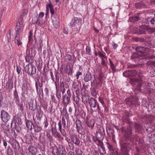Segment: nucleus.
I'll return each instance as SVG.
<instances>
[{"mask_svg": "<svg viewBox=\"0 0 155 155\" xmlns=\"http://www.w3.org/2000/svg\"><path fill=\"white\" fill-rule=\"evenodd\" d=\"M78 86H79L78 85L75 84H73V88L75 89H76V94H77L78 92V93H79V90Z\"/></svg>", "mask_w": 155, "mask_h": 155, "instance_id": "obj_62", "label": "nucleus"}, {"mask_svg": "<svg viewBox=\"0 0 155 155\" xmlns=\"http://www.w3.org/2000/svg\"><path fill=\"white\" fill-rule=\"evenodd\" d=\"M43 114V112L42 110L41 107V106H39L38 109L37 110L36 117L38 120H40Z\"/></svg>", "mask_w": 155, "mask_h": 155, "instance_id": "obj_20", "label": "nucleus"}, {"mask_svg": "<svg viewBox=\"0 0 155 155\" xmlns=\"http://www.w3.org/2000/svg\"><path fill=\"white\" fill-rule=\"evenodd\" d=\"M146 117L147 118V120L149 121H151L153 118V115H147Z\"/></svg>", "mask_w": 155, "mask_h": 155, "instance_id": "obj_61", "label": "nucleus"}, {"mask_svg": "<svg viewBox=\"0 0 155 155\" xmlns=\"http://www.w3.org/2000/svg\"><path fill=\"white\" fill-rule=\"evenodd\" d=\"M72 59V57L71 55L68 54H67L65 56V60L68 61H71Z\"/></svg>", "mask_w": 155, "mask_h": 155, "instance_id": "obj_60", "label": "nucleus"}, {"mask_svg": "<svg viewBox=\"0 0 155 155\" xmlns=\"http://www.w3.org/2000/svg\"><path fill=\"white\" fill-rule=\"evenodd\" d=\"M91 93L92 96L94 97H97V95L98 91H97V89L94 87L91 89Z\"/></svg>", "mask_w": 155, "mask_h": 155, "instance_id": "obj_40", "label": "nucleus"}, {"mask_svg": "<svg viewBox=\"0 0 155 155\" xmlns=\"http://www.w3.org/2000/svg\"><path fill=\"white\" fill-rule=\"evenodd\" d=\"M25 71L28 74H33L36 72V68H25Z\"/></svg>", "mask_w": 155, "mask_h": 155, "instance_id": "obj_33", "label": "nucleus"}, {"mask_svg": "<svg viewBox=\"0 0 155 155\" xmlns=\"http://www.w3.org/2000/svg\"><path fill=\"white\" fill-rule=\"evenodd\" d=\"M55 124L54 126L52 127L51 131L52 135L54 137L59 139L61 140H64L63 137L57 131L56 127V123L54 122Z\"/></svg>", "mask_w": 155, "mask_h": 155, "instance_id": "obj_5", "label": "nucleus"}, {"mask_svg": "<svg viewBox=\"0 0 155 155\" xmlns=\"http://www.w3.org/2000/svg\"><path fill=\"white\" fill-rule=\"evenodd\" d=\"M146 48L143 47H137L136 50L141 56H143L146 55L145 52Z\"/></svg>", "mask_w": 155, "mask_h": 155, "instance_id": "obj_13", "label": "nucleus"}, {"mask_svg": "<svg viewBox=\"0 0 155 155\" xmlns=\"http://www.w3.org/2000/svg\"><path fill=\"white\" fill-rule=\"evenodd\" d=\"M91 49L90 48L87 46L86 48V53L89 55H91Z\"/></svg>", "mask_w": 155, "mask_h": 155, "instance_id": "obj_63", "label": "nucleus"}, {"mask_svg": "<svg viewBox=\"0 0 155 155\" xmlns=\"http://www.w3.org/2000/svg\"><path fill=\"white\" fill-rule=\"evenodd\" d=\"M26 125L28 129L31 130L32 129V125L33 123L29 120H26Z\"/></svg>", "mask_w": 155, "mask_h": 155, "instance_id": "obj_38", "label": "nucleus"}, {"mask_svg": "<svg viewBox=\"0 0 155 155\" xmlns=\"http://www.w3.org/2000/svg\"><path fill=\"white\" fill-rule=\"evenodd\" d=\"M25 105V103L24 101H21L20 102H19L18 106L20 107V110L23 111H24V108Z\"/></svg>", "mask_w": 155, "mask_h": 155, "instance_id": "obj_50", "label": "nucleus"}, {"mask_svg": "<svg viewBox=\"0 0 155 155\" xmlns=\"http://www.w3.org/2000/svg\"><path fill=\"white\" fill-rule=\"evenodd\" d=\"M15 128L17 132L18 133H20L21 130V127L19 126H17L16 124L15 125Z\"/></svg>", "mask_w": 155, "mask_h": 155, "instance_id": "obj_58", "label": "nucleus"}, {"mask_svg": "<svg viewBox=\"0 0 155 155\" xmlns=\"http://www.w3.org/2000/svg\"><path fill=\"white\" fill-rule=\"evenodd\" d=\"M11 39V34L10 32L8 34H7L5 37V40H4L5 42L8 43L9 42Z\"/></svg>", "mask_w": 155, "mask_h": 155, "instance_id": "obj_46", "label": "nucleus"}, {"mask_svg": "<svg viewBox=\"0 0 155 155\" xmlns=\"http://www.w3.org/2000/svg\"><path fill=\"white\" fill-rule=\"evenodd\" d=\"M92 78V75L90 73L87 72L86 74L84 75V80L86 82L91 80Z\"/></svg>", "mask_w": 155, "mask_h": 155, "instance_id": "obj_24", "label": "nucleus"}, {"mask_svg": "<svg viewBox=\"0 0 155 155\" xmlns=\"http://www.w3.org/2000/svg\"><path fill=\"white\" fill-rule=\"evenodd\" d=\"M140 78L139 79L133 78L130 80V83L134 85V88L135 90L147 93L150 91V88L144 82V77L141 74L138 75Z\"/></svg>", "mask_w": 155, "mask_h": 155, "instance_id": "obj_1", "label": "nucleus"}, {"mask_svg": "<svg viewBox=\"0 0 155 155\" xmlns=\"http://www.w3.org/2000/svg\"><path fill=\"white\" fill-rule=\"evenodd\" d=\"M52 101L54 103L56 104L59 103V101L58 100L57 97H55L54 95H52L51 96Z\"/></svg>", "mask_w": 155, "mask_h": 155, "instance_id": "obj_57", "label": "nucleus"}, {"mask_svg": "<svg viewBox=\"0 0 155 155\" xmlns=\"http://www.w3.org/2000/svg\"><path fill=\"white\" fill-rule=\"evenodd\" d=\"M14 98L17 101L18 100H19V97H18V93L16 89L14 91Z\"/></svg>", "mask_w": 155, "mask_h": 155, "instance_id": "obj_59", "label": "nucleus"}, {"mask_svg": "<svg viewBox=\"0 0 155 155\" xmlns=\"http://www.w3.org/2000/svg\"><path fill=\"white\" fill-rule=\"evenodd\" d=\"M144 127L146 128V131L150 133L155 130V125L153 124H148L146 123L144 124Z\"/></svg>", "mask_w": 155, "mask_h": 155, "instance_id": "obj_12", "label": "nucleus"}, {"mask_svg": "<svg viewBox=\"0 0 155 155\" xmlns=\"http://www.w3.org/2000/svg\"><path fill=\"white\" fill-rule=\"evenodd\" d=\"M25 139L26 143H31L33 140L31 135L30 134H27V135H25Z\"/></svg>", "mask_w": 155, "mask_h": 155, "instance_id": "obj_27", "label": "nucleus"}, {"mask_svg": "<svg viewBox=\"0 0 155 155\" xmlns=\"http://www.w3.org/2000/svg\"><path fill=\"white\" fill-rule=\"evenodd\" d=\"M106 131L108 135L109 136H112V138H113V137H114V135L113 134V131L110 127H108L107 126Z\"/></svg>", "mask_w": 155, "mask_h": 155, "instance_id": "obj_31", "label": "nucleus"}, {"mask_svg": "<svg viewBox=\"0 0 155 155\" xmlns=\"http://www.w3.org/2000/svg\"><path fill=\"white\" fill-rule=\"evenodd\" d=\"M126 72L128 73V75L132 77L136 76L137 74V71L134 70H129Z\"/></svg>", "mask_w": 155, "mask_h": 155, "instance_id": "obj_34", "label": "nucleus"}, {"mask_svg": "<svg viewBox=\"0 0 155 155\" xmlns=\"http://www.w3.org/2000/svg\"><path fill=\"white\" fill-rule=\"evenodd\" d=\"M15 42L16 44H17L18 46L21 47L22 43L20 38V35H16L15 38Z\"/></svg>", "mask_w": 155, "mask_h": 155, "instance_id": "obj_25", "label": "nucleus"}, {"mask_svg": "<svg viewBox=\"0 0 155 155\" xmlns=\"http://www.w3.org/2000/svg\"><path fill=\"white\" fill-rule=\"evenodd\" d=\"M28 150L29 153L32 155H36L37 152V149L34 146L30 145L28 148Z\"/></svg>", "mask_w": 155, "mask_h": 155, "instance_id": "obj_15", "label": "nucleus"}, {"mask_svg": "<svg viewBox=\"0 0 155 155\" xmlns=\"http://www.w3.org/2000/svg\"><path fill=\"white\" fill-rule=\"evenodd\" d=\"M65 95H66L68 97H70L72 96V94L71 93V91L70 89H68L67 91V94H65Z\"/></svg>", "mask_w": 155, "mask_h": 155, "instance_id": "obj_64", "label": "nucleus"}, {"mask_svg": "<svg viewBox=\"0 0 155 155\" xmlns=\"http://www.w3.org/2000/svg\"><path fill=\"white\" fill-rule=\"evenodd\" d=\"M58 129L61 134L64 137H66L67 136V133L64 129L62 128V126L61 124V120H59L58 122Z\"/></svg>", "mask_w": 155, "mask_h": 155, "instance_id": "obj_17", "label": "nucleus"}, {"mask_svg": "<svg viewBox=\"0 0 155 155\" xmlns=\"http://www.w3.org/2000/svg\"><path fill=\"white\" fill-rule=\"evenodd\" d=\"M33 128L35 131L36 132H38L42 130V128L37 125H34Z\"/></svg>", "mask_w": 155, "mask_h": 155, "instance_id": "obj_43", "label": "nucleus"}, {"mask_svg": "<svg viewBox=\"0 0 155 155\" xmlns=\"http://www.w3.org/2000/svg\"><path fill=\"white\" fill-rule=\"evenodd\" d=\"M13 82L11 79H9L6 84V90L10 92L13 87Z\"/></svg>", "mask_w": 155, "mask_h": 155, "instance_id": "obj_23", "label": "nucleus"}, {"mask_svg": "<svg viewBox=\"0 0 155 155\" xmlns=\"http://www.w3.org/2000/svg\"><path fill=\"white\" fill-rule=\"evenodd\" d=\"M70 137L71 141L76 146H79L80 144V139L75 134H70Z\"/></svg>", "mask_w": 155, "mask_h": 155, "instance_id": "obj_7", "label": "nucleus"}, {"mask_svg": "<svg viewBox=\"0 0 155 155\" xmlns=\"http://www.w3.org/2000/svg\"><path fill=\"white\" fill-rule=\"evenodd\" d=\"M130 114L128 113H126L123 116V119L124 122L128 124H130L131 123L130 119L129 118Z\"/></svg>", "mask_w": 155, "mask_h": 155, "instance_id": "obj_29", "label": "nucleus"}, {"mask_svg": "<svg viewBox=\"0 0 155 155\" xmlns=\"http://www.w3.org/2000/svg\"><path fill=\"white\" fill-rule=\"evenodd\" d=\"M28 104L30 109L32 111H34L36 109H37L38 106L36 100L34 101V99H31Z\"/></svg>", "mask_w": 155, "mask_h": 155, "instance_id": "obj_8", "label": "nucleus"}, {"mask_svg": "<svg viewBox=\"0 0 155 155\" xmlns=\"http://www.w3.org/2000/svg\"><path fill=\"white\" fill-rule=\"evenodd\" d=\"M52 23L53 26L56 28H58L59 26V20L58 16H56L52 19Z\"/></svg>", "mask_w": 155, "mask_h": 155, "instance_id": "obj_16", "label": "nucleus"}, {"mask_svg": "<svg viewBox=\"0 0 155 155\" xmlns=\"http://www.w3.org/2000/svg\"><path fill=\"white\" fill-rule=\"evenodd\" d=\"M88 103L91 107V113L92 114L94 112H99L101 108L99 103L97 100L92 97H90L88 100Z\"/></svg>", "mask_w": 155, "mask_h": 155, "instance_id": "obj_3", "label": "nucleus"}, {"mask_svg": "<svg viewBox=\"0 0 155 155\" xmlns=\"http://www.w3.org/2000/svg\"><path fill=\"white\" fill-rule=\"evenodd\" d=\"M53 142V138L52 137L48 134H47L46 139L45 141V143L48 147H51V143Z\"/></svg>", "mask_w": 155, "mask_h": 155, "instance_id": "obj_19", "label": "nucleus"}, {"mask_svg": "<svg viewBox=\"0 0 155 155\" xmlns=\"http://www.w3.org/2000/svg\"><path fill=\"white\" fill-rule=\"evenodd\" d=\"M59 148L60 150L59 155H66L67 152L65 149L62 146L60 145L59 146Z\"/></svg>", "mask_w": 155, "mask_h": 155, "instance_id": "obj_32", "label": "nucleus"}, {"mask_svg": "<svg viewBox=\"0 0 155 155\" xmlns=\"http://www.w3.org/2000/svg\"><path fill=\"white\" fill-rule=\"evenodd\" d=\"M142 57L137 51L132 54L131 58L132 59H135Z\"/></svg>", "mask_w": 155, "mask_h": 155, "instance_id": "obj_45", "label": "nucleus"}, {"mask_svg": "<svg viewBox=\"0 0 155 155\" xmlns=\"http://www.w3.org/2000/svg\"><path fill=\"white\" fill-rule=\"evenodd\" d=\"M49 4L48 5V7H49L50 8V12L51 15H54V10L53 8V6L51 0H48Z\"/></svg>", "mask_w": 155, "mask_h": 155, "instance_id": "obj_39", "label": "nucleus"}, {"mask_svg": "<svg viewBox=\"0 0 155 155\" xmlns=\"http://www.w3.org/2000/svg\"><path fill=\"white\" fill-rule=\"evenodd\" d=\"M61 124L63 125V128L65 129L66 127V120L64 117H62V120H61Z\"/></svg>", "mask_w": 155, "mask_h": 155, "instance_id": "obj_53", "label": "nucleus"}, {"mask_svg": "<svg viewBox=\"0 0 155 155\" xmlns=\"http://www.w3.org/2000/svg\"><path fill=\"white\" fill-rule=\"evenodd\" d=\"M83 152L81 149L78 148L75 149V152L70 151L68 153V155H82Z\"/></svg>", "mask_w": 155, "mask_h": 155, "instance_id": "obj_18", "label": "nucleus"}, {"mask_svg": "<svg viewBox=\"0 0 155 155\" xmlns=\"http://www.w3.org/2000/svg\"><path fill=\"white\" fill-rule=\"evenodd\" d=\"M52 153L54 155H59L60 154V151L57 147L54 146L52 147Z\"/></svg>", "mask_w": 155, "mask_h": 155, "instance_id": "obj_37", "label": "nucleus"}, {"mask_svg": "<svg viewBox=\"0 0 155 155\" xmlns=\"http://www.w3.org/2000/svg\"><path fill=\"white\" fill-rule=\"evenodd\" d=\"M41 90H42L41 95L42 97H41L40 96V100H41L43 99L44 95L47 96L48 94V90L47 88L45 87L44 91L42 90V88H41Z\"/></svg>", "mask_w": 155, "mask_h": 155, "instance_id": "obj_36", "label": "nucleus"}, {"mask_svg": "<svg viewBox=\"0 0 155 155\" xmlns=\"http://www.w3.org/2000/svg\"><path fill=\"white\" fill-rule=\"evenodd\" d=\"M14 152L13 150L11 148V147L8 146L7 151V155H13Z\"/></svg>", "mask_w": 155, "mask_h": 155, "instance_id": "obj_52", "label": "nucleus"}, {"mask_svg": "<svg viewBox=\"0 0 155 155\" xmlns=\"http://www.w3.org/2000/svg\"><path fill=\"white\" fill-rule=\"evenodd\" d=\"M138 100L139 99L136 96L131 97L127 102V104L129 105L137 104Z\"/></svg>", "mask_w": 155, "mask_h": 155, "instance_id": "obj_9", "label": "nucleus"}, {"mask_svg": "<svg viewBox=\"0 0 155 155\" xmlns=\"http://www.w3.org/2000/svg\"><path fill=\"white\" fill-rule=\"evenodd\" d=\"M86 119L87 120L86 121V124L87 126L89 127L93 128L95 124L94 120L91 119L89 121H88L87 117H86Z\"/></svg>", "mask_w": 155, "mask_h": 155, "instance_id": "obj_26", "label": "nucleus"}, {"mask_svg": "<svg viewBox=\"0 0 155 155\" xmlns=\"http://www.w3.org/2000/svg\"><path fill=\"white\" fill-rule=\"evenodd\" d=\"M137 32L139 34H146V31L144 29L140 27L137 30Z\"/></svg>", "mask_w": 155, "mask_h": 155, "instance_id": "obj_54", "label": "nucleus"}, {"mask_svg": "<svg viewBox=\"0 0 155 155\" xmlns=\"http://www.w3.org/2000/svg\"><path fill=\"white\" fill-rule=\"evenodd\" d=\"M77 130L78 133L81 135L84 134H85V130L84 128L83 127V126L77 129Z\"/></svg>", "mask_w": 155, "mask_h": 155, "instance_id": "obj_51", "label": "nucleus"}, {"mask_svg": "<svg viewBox=\"0 0 155 155\" xmlns=\"http://www.w3.org/2000/svg\"><path fill=\"white\" fill-rule=\"evenodd\" d=\"M1 117L2 121L5 123L7 122L10 119V115L4 110L1 111Z\"/></svg>", "mask_w": 155, "mask_h": 155, "instance_id": "obj_6", "label": "nucleus"}, {"mask_svg": "<svg viewBox=\"0 0 155 155\" xmlns=\"http://www.w3.org/2000/svg\"><path fill=\"white\" fill-rule=\"evenodd\" d=\"M75 124L76 126L77 129L82 127V122L78 119H77L75 121Z\"/></svg>", "mask_w": 155, "mask_h": 155, "instance_id": "obj_47", "label": "nucleus"}, {"mask_svg": "<svg viewBox=\"0 0 155 155\" xmlns=\"http://www.w3.org/2000/svg\"><path fill=\"white\" fill-rule=\"evenodd\" d=\"M103 76L102 74H100L98 77V81H96V84L97 85L101 86L103 82Z\"/></svg>", "mask_w": 155, "mask_h": 155, "instance_id": "obj_30", "label": "nucleus"}, {"mask_svg": "<svg viewBox=\"0 0 155 155\" xmlns=\"http://www.w3.org/2000/svg\"><path fill=\"white\" fill-rule=\"evenodd\" d=\"M76 94V96L75 97L74 95V93H73V94L72 95V97L74 100V101L75 102L76 104L78 105H79L80 104H79V101H80V98L79 97V96L78 94Z\"/></svg>", "mask_w": 155, "mask_h": 155, "instance_id": "obj_35", "label": "nucleus"}, {"mask_svg": "<svg viewBox=\"0 0 155 155\" xmlns=\"http://www.w3.org/2000/svg\"><path fill=\"white\" fill-rule=\"evenodd\" d=\"M47 135L44 134L42 136H40L39 137V140L41 143L44 144L45 143V141L46 139Z\"/></svg>", "mask_w": 155, "mask_h": 155, "instance_id": "obj_42", "label": "nucleus"}, {"mask_svg": "<svg viewBox=\"0 0 155 155\" xmlns=\"http://www.w3.org/2000/svg\"><path fill=\"white\" fill-rule=\"evenodd\" d=\"M55 69V71H57V73H59V71L60 73H61L62 74L64 73H67L68 75L71 74H72V68H56Z\"/></svg>", "mask_w": 155, "mask_h": 155, "instance_id": "obj_11", "label": "nucleus"}, {"mask_svg": "<svg viewBox=\"0 0 155 155\" xmlns=\"http://www.w3.org/2000/svg\"><path fill=\"white\" fill-rule=\"evenodd\" d=\"M22 21L17 23L15 27L16 35H20L19 31L22 26Z\"/></svg>", "mask_w": 155, "mask_h": 155, "instance_id": "obj_22", "label": "nucleus"}, {"mask_svg": "<svg viewBox=\"0 0 155 155\" xmlns=\"http://www.w3.org/2000/svg\"><path fill=\"white\" fill-rule=\"evenodd\" d=\"M82 22V18L80 17H74L70 22L72 27L73 33L75 34L80 30Z\"/></svg>", "mask_w": 155, "mask_h": 155, "instance_id": "obj_2", "label": "nucleus"}, {"mask_svg": "<svg viewBox=\"0 0 155 155\" xmlns=\"http://www.w3.org/2000/svg\"><path fill=\"white\" fill-rule=\"evenodd\" d=\"M21 131V134L24 135L25 137V135H27V133H28V130L25 128H22Z\"/></svg>", "mask_w": 155, "mask_h": 155, "instance_id": "obj_55", "label": "nucleus"}, {"mask_svg": "<svg viewBox=\"0 0 155 155\" xmlns=\"http://www.w3.org/2000/svg\"><path fill=\"white\" fill-rule=\"evenodd\" d=\"M131 134L125 133L124 134V137L127 140H129L130 141H131L133 140V137L132 136Z\"/></svg>", "mask_w": 155, "mask_h": 155, "instance_id": "obj_44", "label": "nucleus"}, {"mask_svg": "<svg viewBox=\"0 0 155 155\" xmlns=\"http://www.w3.org/2000/svg\"><path fill=\"white\" fill-rule=\"evenodd\" d=\"M75 124L76 126L77 129L82 127V122L78 119H77L75 121Z\"/></svg>", "mask_w": 155, "mask_h": 155, "instance_id": "obj_49", "label": "nucleus"}, {"mask_svg": "<svg viewBox=\"0 0 155 155\" xmlns=\"http://www.w3.org/2000/svg\"><path fill=\"white\" fill-rule=\"evenodd\" d=\"M70 102V98L65 95L62 97V103L64 105L67 106Z\"/></svg>", "mask_w": 155, "mask_h": 155, "instance_id": "obj_21", "label": "nucleus"}, {"mask_svg": "<svg viewBox=\"0 0 155 155\" xmlns=\"http://www.w3.org/2000/svg\"><path fill=\"white\" fill-rule=\"evenodd\" d=\"M134 127L136 132H140L143 130V127L140 124L135 123Z\"/></svg>", "mask_w": 155, "mask_h": 155, "instance_id": "obj_28", "label": "nucleus"}, {"mask_svg": "<svg viewBox=\"0 0 155 155\" xmlns=\"http://www.w3.org/2000/svg\"><path fill=\"white\" fill-rule=\"evenodd\" d=\"M56 95L57 98L59 101L60 102V99L61 97V92H59V91L57 90L56 94Z\"/></svg>", "mask_w": 155, "mask_h": 155, "instance_id": "obj_56", "label": "nucleus"}, {"mask_svg": "<svg viewBox=\"0 0 155 155\" xmlns=\"http://www.w3.org/2000/svg\"><path fill=\"white\" fill-rule=\"evenodd\" d=\"M32 55H27L26 57H25V60L26 62H31V63L29 64H27L26 68H33L34 67L33 66L32 64L31 63L33 61V59L32 58Z\"/></svg>", "mask_w": 155, "mask_h": 155, "instance_id": "obj_14", "label": "nucleus"}, {"mask_svg": "<svg viewBox=\"0 0 155 155\" xmlns=\"http://www.w3.org/2000/svg\"><path fill=\"white\" fill-rule=\"evenodd\" d=\"M75 124L76 126L77 129L82 127V122L78 119H77L75 121Z\"/></svg>", "mask_w": 155, "mask_h": 155, "instance_id": "obj_48", "label": "nucleus"}, {"mask_svg": "<svg viewBox=\"0 0 155 155\" xmlns=\"http://www.w3.org/2000/svg\"><path fill=\"white\" fill-rule=\"evenodd\" d=\"M81 93L82 96V102L84 104H86L88 102V100L90 98L89 94L87 93H86L82 91H81Z\"/></svg>", "mask_w": 155, "mask_h": 155, "instance_id": "obj_10", "label": "nucleus"}, {"mask_svg": "<svg viewBox=\"0 0 155 155\" xmlns=\"http://www.w3.org/2000/svg\"><path fill=\"white\" fill-rule=\"evenodd\" d=\"M132 143L131 142H125L121 143V155H129V150L131 149Z\"/></svg>", "mask_w": 155, "mask_h": 155, "instance_id": "obj_4", "label": "nucleus"}, {"mask_svg": "<svg viewBox=\"0 0 155 155\" xmlns=\"http://www.w3.org/2000/svg\"><path fill=\"white\" fill-rule=\"evenodd\" d=\"M96 137L97 138V140L98 142L99 143H101L103 139V137L101 135V134L96 133Z\"/></svg>", "mask_w": 155, "mask_h": 155, "instance_id": "obj_41", "label": "nucleus"}]
</instances>
